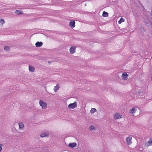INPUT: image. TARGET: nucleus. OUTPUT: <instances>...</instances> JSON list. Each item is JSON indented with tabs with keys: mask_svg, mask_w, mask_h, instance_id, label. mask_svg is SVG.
<instances>
[{
	"mask_svg": "<svg viewBox=\"0 0 152 152\" xmlns=\"http://www.w3.org/2000/svg\"><path fill=\"white\" fill-rule=\"evenodd\" d=\"M39 104L43 109H45L47 107V104L42 100H40L39 101Z\"/></svg>",
	"mask_w": 152,
	"mask_h": 152,
	"instance_id": "f257e3e1",
	"label": "nucleus"
},
{
	"mask_svg": "<svg viewBox=\"0 0 152 152\" xmlns=\"http://www.w3.org/2000/svg\"><path fill=\"white\" fill-rule=\"evenodd\" d=\"M122 115L118 113H116L113 115V117L115 120L118 119L122 118Z\"/></svg>",
	"mask_w": 152,
	"mask_h": 152,
	"instance_id": "f03ea898",
	"label": "nucleus"
},
{
	"mask_svg": "<svg viewBox=\"0 0 152 152\" xmlns=\"http://www.w3.org/2000/svg\"><path fill=\"white\" fill-rule=\"evenodd\" d=\"M77 106V103L76 102H74L73 103H71L69 104L68 107L69 109H73L76 107Z\"/></svg>",
	"mask_w": 152,
	"mask_h": 152,
	"instance_id": "7ed1b4c3",
	"label": "nucleus"
},
{
	"mask_svg": "<svg viewBox=\"0 0 152 152\" xmlns=\"http://www.w3.org/2000/svg\"><path fill=\"white\" fill-rule=\"evenodd\" d=\"M145 145L147 147L152 145V138H150L148 141L145 142Z\"/></svg>",
	"mask_w": 152,
	"mask_h": 152,
	"instance_id": "20e7f679",
	"label": "nucleus"
},
{
	"mask_svg": "<svg viewBox=\"0 0 152 152\" xmlns=\"http://www.w3.org/2000/svg\"><path fill=\"white\" fill-rule=\"evenodd\" d=\"M132 137L131 136H129L126 138V142L127 145H129L132 143Z\"/></svg>",
	"mask_w": 152,
	"mask_h": 152,
	"instance_id": "39448f33",
	"label": "nucleus"
},
{
	"mask_svg": "<svg viewBox=\"0 0 152 152\" xmlns=\"http://www.w3.org/2000/svg\"><path fill=\"white\" fill-rule=\"evenodd\" d=\"M137 110V108L136 107H134L130 109L129 112L132 114H134Z\"/></svg>",
	"mask_w": 152,
	"mask_h": 152,
	"instance_id": "423d86ee",
	"label": "nucleus"
},
{
	"mask_svg": "<svg viewBox=\"0 0 152 152\" xmlns=\"http://www.w3.org/2000/svg\"><path fill=\"white\" fill-rule=\"evenodd\" d=\"M19 129L20 130H23L24 129V125L23 123L19 122L18 123Z\"/></svg>",
	"mask_w": 152,
	"mask_h": 152,
	"instance_id": "0eeeda50",
	"label": "nucleus"
},
{
	"mask_svg": "<svg viewBox=\"0 0 152 152\" xmlns=\"http://www.w3.org/2000/svg\"><path fill=\"white\" fill-rule=\"evenodd\" d=\"M76 47H72L70 48L69 51L71 54H73L75 52Z\"/></svg>",
	"mask_w": 152,
	"mask_h": 152,
	"instance_id": "6e6552de",
	"label": "nucleus"
},
{
	"mask_svg": "<svg viewBox=\"0 0 152 152\" xmlns=\"http://www.w3.org/2000/svg\"><path fill=\"white\" fill-rule=\"evenodd\" d=\"M144 22L145 23L146 25H148L150 24V21L149 18L147 17H145L144 18Z\"/></svg>",
	"mask_w": 152,
	"mask_h": 152,
	"instance_id": "1a4fd4ad",
	"label": "nucleus"
},
{
	"mask_svg": "<svg viewBox=\"0 0 152 152\" xmlns=\"http://www.w3.org/2000/svg\"><path fill=\"white\" fill-rule=\"evenodd\" d=\"M76 143L75 142H74L69 143L68 145V146L71 148H73L75 147L76 146Z\"/></svg>",
	"mask_w": 152,
	"mask_h": 152,
	"instance_id": "9d476101",
	"label": "nucleus"
},
{
	"mask_svg": "<svg viewBox=\"0 0 152 152\" xmlns=\"http://www.w3.org/2000/svg\"><path fill=\"white\" fill-rule=\"evenodd\" d=\"M60 88L59 85L58 84H57L56 86H54L53 90L55 92H57L58 91L59 89Z\"/></svg>",
	"mask_w": 152,
	"mask_h": 152,
	"instance_id": "9b49d317",
	"label": "nucleus"
},
{
	"mask_svg": "<svg viewBox=\"0 0 152 152\" xmlns=\"http://www.w3.org/2000/svg\"><path fill=\"white\" fill-rule=\"evenodd\" d=\"M75 21L73 20H71L69 22L70 25L72 28H73L75 27Z\"/></svg>",
	"mask_w": 152,
	"mask_h": 152,
	"instance_id": "f8f14e48",
	"label": "nucleus"
},
{
	"mask_svg": "<svg viewBox=\"0 0 152 152\" xmlns=\"http://www.w3.org/2000/svg\"><path fill=\"white\" fill-rule=\"evenodd\" d=\"M128 75L126 73L124 72L122 74V78L124 80H126L127 78Z\"/></svg>",
	"mask_w": 152,
	"mask_h": 152,
	"instance_id": "ddd939ff",
	"label": "nucleus"
},
{
	"mask_svg": "<svg viewBox=\"0 0 152 152\" xmlns=\"http://www.w3.org/2000/svg\"><path fill=\"white\" fill-rule=\"evenodd\" d=\"M43 44L42 42H38L35 44V45L37 47H39L41 46Z\"/></svg>",
	"mask_w": 152,
	"mask_h": 152,
	"instance_id": "4468645a",
	"label": "nucleus"
},
{
	"mask_svg": "<svg viewBox=\"0 0 152 152\" xmlns=\"http://www.w3.org/2000/svg\"><path fill=\"white\" fill-rule=\"evenodd\" d=\"M48 133H43L40 135V136L42 137H48Z\"/></svg>",
	"mask_w": 152,
	"mask_h": 152,
	"instance_id": "2eb2a0df",
	"label": "nucleus"
},
{
	"mask_svg": "<svg viewBox=\"0 0 152 152\" xmlns=\"http://www.w3.org/2000/svg\"><path fill=\"white\" fill-rule=\"evenodd\" d=\"M5 22L3 19H1L0 20V25L1 26H3V24L5 23Z\"/></svg>",
	"mask_w": 152,
	"mask_h": 152,
	"instance_id": "dca6fc26",
	"label": "nucleus"
},
{
	"mask_svg": "<svg viewBox=\"0 0 152 152\" xmlns=\"http://www.w3.org/2000/svg\"><path fill=\"white\" fill-rule=\"evenodd\" d=\"M29 70L31 72H33L34 70V68L32 66L29 65Z\"/></svg>",
	"mask_w": 152,
	"mask_h": 152,
	"instance_id": "f3484780",
	"label": "nucleus"
},
{
	"mask_svg": "<svg viewBox=\"0 0 152 152\" xmlns=\"http://www.w3.org/2000/svg\"><path fill=\"white\" fill-rule=\"evenodd\" d=\"M15 13L18 15L22 14L23 12L19 10H16L15 12Z\"/></svg>",
	"mask_w": 152,
	"mask_h": 152,
	"instance_id": "a211bd4d",
	"label": "nucleus"
},
{
	"mask_svg": "<svg viewBox=\"0 0 152 152\" xmlns=\"http://www.w3.org/2000/svg\"><path fill=\"white\" fill-rule=\"evenodd\" d=\"M108 14L107 12H105V11L103 12L102 14V16L103 17H107L108 16Z\"/></svg>",
	"mask_w": 152,
	"mask_h": 152,
	"instance_id": "6ab92c4d",
	"label": "nucleus"
},
{
	"mask_svg": "<svg viewBox=\"0 0 152 152\" xmlns=\"http://www.w3.org/2000/svg\"><path fill=\"white\" fill-rule=\"evenodd\" d=\"M124 21V19L121 18L118 21V23L119 24H121Z\"/></svg>",
	"mask_w": 152,
	"mask_h": 152,
	"instance_id": "aec40b11",
	"label": "nucleus"
},
{
	"mask_svg": "<svg viewBox=\"0 0 152 152\" xmlns=\"http://www.w3.org/2000/svg\"><path fill=\"white\" fill-rule=\"evenodd\" d=\"M89 129L91 130H93L95 129V128L94 126L91 125L89 127Z\"/></svg>",
	"mask_w": 152,
	"mask_h": 152,
	"instance_id": "412c9836",
	"label": "nucleus"
},
{
	"mask_svg": "<svg viewBox=\"0 0 152 152\" xmlns=\"http://www.w3.org/2000/svg\"><path fill=\"white\" fill-rule=\"evenodd\" d=\"M96 111V110L94 108H92L90 110V112L92 113H95Z\"/></svg>",
	"mask_w": 152,
	"mask_h": 152,
	"instance_id": "4be33fe9",
	"label": "nucleus"
},
{
	"mask_svg": "<svg viewBox=\"0 0 152 152\" xmlns=\"http://www.w3.org/2000/svg\"><path fill=\"white\" fill-rule=\"evenodd\" d=\"M4 49L5 50L9 51L10 50V48L8 46H5L4 47Z\"/></svg>",
	"mask_w": 152,
	"mask_h": 152,
	"instance_id": "5701e85b",
	"label": "nucleus"
},
{
	"mask_svg": "<svg viewBox=\"0 0 152 152\" xmlns=\"http://www.w3.org/2000/svg\"><path fill=\"white\" fill-rule=\"evenodd\" d=\"M2 149V145L0 144V152L1 151Z\"/></svg>",
	"mask_w": 152,
	"mask_h": 152,
	"instance_id": "b1692460",
	"label": "nucleus"
},
{
	"mask_svg": "<svg viewBox=\"0 0 152 152\" xmlns=\"http://www.w3.org/2000/svg\"><path fill=\"white\" fill-rule=\"evenodd\" d=\"M142 29L143 30V31H145V29H144V28H142Z\"/></svg>",
	"mask_w": 152,
	"mask_h": 152,
	"instance_id": "393cba45",
	"label": "nucleus"
},
{
	"mask_svg": "<svg viewBox=\"0 0 152 152\" xmlns=\"http://www.w3.org/2000/svg\"><path fill=\"white\" fill-rule=\"evenodd\" d=\"M141 30L142 31V29H141Z\"/></svg>",
	"mask_w": 152,
	"mask_h": 152,
	"instance_id": "a878e982",
	"label": "nucleus"
}]
</instances>
